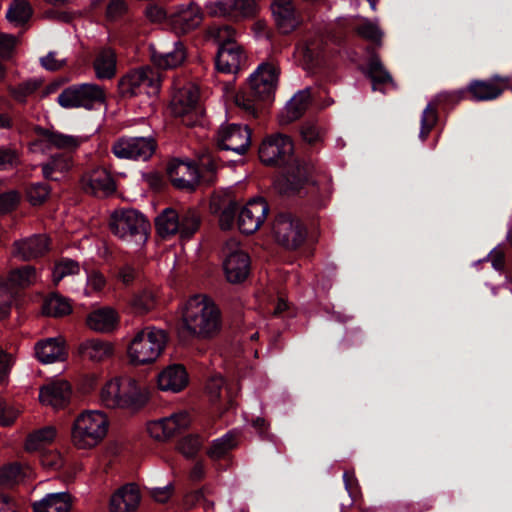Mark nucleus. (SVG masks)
I'll list each match as a JSON object with an SVG mask.
<instances>
[{
	"label": "nucleus",
	"mask_w": 512,
	"mask_h": 512,
	"mask_svg": "<svg viewBox=\"0 0 512 512\" xmlns=\"http://www.w3.org/2000/svg\"><path fill=\"white\" fill-rule=\"evenodd\" d=\"M181 329L198 339H211L221 330V311L206 295L190 297L181 307Z\"/></svg>",
	"instance_id": "nucleus-1"
},
{
	"label": "nucleus",
	"mask_w": 512,
	"mask_h": 512,
	"mask_svg": "<svg viewBox=\"0 0 512 512\" xmlns=\"http://www.w3.org/2000/svg\"><path fill=\"white\" fill-rule=\"evenodd\" d=\"M280 68L274 61H265L258 65L255 71L248 77L249 92L238 91L233 94L229 86L225 87L226 95L234 100L236 106L249 115L257 114L258 101L270 100L278 86Z\"/></svg>",
	"instance_id": "nucleus-2"
},
{
	"label": "nucleus",
	"mask_w": 512,
	"mask_h": 512,
	"mask_svg": "<svg viewBox=\"0 0 512 512\" xmlns=\"http://www.w3.org/2000/svg\"><path fill=\"white\" fill-rule=\"evenodd\" d=\"M147 397L146 387L130 376L111 378L100 390L102 405L110 409L140 406Z\"/></svg>",
	"instance_id": "nucleus-3"
},
{
	"label": "nucleus",
	"mask_w": 512,
	"mask_h": 512,
	"mask_svg": "<svg viewBox=\"0 0 512 512\" xmlns=\"http://www.w3.org/2000/svg\"><path fill=\"white\" fill-rule=\"evenodd\" d=\"M168 341L165 330L146 326L135 332L127 347L131 364L140 366L154 363L163 353Z\"/></svg>",
	"instance_id": "nucleus-4"
},
{
	"label": "nucleus",
	"mask_w": 512,
	"mask_h": 512,
	"mask_svg": "<svg viewBox=\"0 0 512 512\" xmlns=\"http://www.w3.org/2000/svg\"><path fill=\"white\" fill-rule=\"evenodd\" d=\"M109 227L120 240L141 247L148 239L150 223L137 210L121 209L111 214Z\"/></svg>",
	"instance_id": "nucleus-5"
},
{
	"label": "nucleus",
	"mask_w": 512,
	"mask_h": 512,
	"mask_svg": "<svg viewBox=\"0 0 512 512\" xmlns=\"http://www.w3.org/2000/svg\"><path fill=\"white\" fill-rule=\"evenodd\" d=\"M109 421L98 410L86 411L76 417L71 428V441L78 449L97 446L107 435Z\"/></svg>",
	"instance_id": "nucleus-6"
},
{
	"label": "nucleus",
	"mask_w": 512,
	"mask_h": 512,
	"mask_svg": "<svg viewBox=\"0 0 512 512\" xmlns=\"http://www.w3.org/2000/svg\"><path fill=\"white\" fill-rule=\"evenodd\" d=\"M106 93L103 87L94 83L71 85L65 88L57 98L58 104L66 109L84 108L92 110L104 104Z\"/></svg>",
	"instance_id": "nucleus-7"
},
{
	"label": "nucleus",
	"mask_w": 512,
	"mask_h": 512,
	"mask_svg": "<svg viewBox=\"0 0 512 512\" xmlns=\"http://www.w3.org/2000/svg\"><path fill=\"white\" fill-rule=\"evenodd\" d=\"M118 86L123 97H133L139 94L156 95L160 90L161 75L154 68L142 67L123 76Z\"/></svg>",
	"instance_id": "nucleus-8"
},
{
	"label": "nucleus",
	"mask_w": 512,
	"mask_h": 512,
	"mask_svg": "<svg viewBox=\"0 0 512 512\" xmlns=\"http://www.w3.org/2000/svg\"><path fill=\"white\" fill-rule=\"evenodd\" d=\"M223 269L230 283L243 282L250 272V258L241 248L238 240L231 238L223 247Z\"/></svg>",
	"instance_id": "nucleus-9"
},
{
	"label": "nucleus",
	"mask_w": 512,
	"mask_h": 512,
	"mask_svg": "<svg viewBox=\"0 0 512 512\" xmlns=\"http://www.w3.org/2000/svg\"><path fill=\"white\" fill-rule=\"evenodd\" d=\"M275 240L288 249L298 248L306 239V229L302 222L291 214L276 216L272 225Z\"/></svg>",
	"instance_id": "nucleus-10"
},
{
	"label": "nucleus",
	"mask_w": 512,
	"mask_h": 512,
	"mask_svg": "<svg viewBox=\"0 0 512 512\" xmlns=\"http://www.w3.org/2000/svg\"><path fill=\"white\" fill-rule=\"evenodd\" d=\"M211 17H224L241 20L253 17L257 11L255 0H218L205 5Z\"/></svg>",
	"instance_id": "nucleus-11"
},
{
	"label": "nucleus",
	"mask_w": 512,
	"mask_h": 512,
	"mask_svg": "<svg viewBox=\"0 0 512 512\" xmlns=\"http://www.w3.org/2000/svg\"><path fill=\"white\" fill-rule=\"evenodd\" d=\"M155 148L156 143L151 137H122L113 144L112 151L118 158L147 160Z\"/></svg>",
	"instance_id": "nucleus-12"
},
{
	"label": "nucleus",
	"mask_w": 512,
	"mask_h": 512,
	"mask_svg": "<svg viewBox=\"0 0 512 512\" xmlns=\"http://www.w3.org/2000/svg\"><path fill=\"white\" fill-rule=\"evenodd\" d=\"M293 142L289 136L276 134L267 137L259 147V158L266 165L284 162L292 155Z\"/></svg>",
	"instance_id": "nucleus-13"
},
{
	"label": "nucleus",
	"mask_w": 512,
	"mask_h": 512,
	"mask_svg": "<svg viewBox=\"0 0 512 512\" xmlns=\"http://www.w3.org/2000/svg\"><path fill=\"white\" fill-rule=\"evenodd\" d=\"M251 133L247 126L239 124L222 125L217 133V144L222 150L244 154L250 146Z\"/></svg>",
	"instance_id": "nucleus-14"
},
{
	"label": "nucleus",
	"mask_w": 512,
	"mask_h": 512,
	"mask_svg": "<svg viewBox=\"0 0 512 512\" xmlns=\"http://www.w3.org/2000/svg\"><path fill=\"white\" fill-rule=\"evenodd\" d=\"M269 206L263 198L252 199L239 211L237 224L244 234H253L264 223Z\"/></svg>",
	"instance_id": "nucleus-15"
},
{
	"label": "nucleus",
	"mask_w": 512,
	"mask_h": 512,
	"mask_svg": "<svg viewBox=\"0 0 512 512\" xmlns=\"http://www.w3.org/2000/svg\"><path fill=\"white\" fill-rule=\"evenodd\" d=\"M51 246V240L46 234H35L16 240L12 244L11 254L22 261H31L44 256Z\"/></svg>",
	"instance_id": "nucleus-16"
},
{
	"label": "nucleus",
	"mask_w": 512,
	"mask_h": 512,
	"mask_svg": "<svg viewBox=\"0 0 512 512\" xmlns=\"http://www.w3.org/2000/svg\"><path fill=\"white\" fill-rule=\"evenodd\" d=\"M81 189L89 195L106 197L116 190L111 174L102 167L86 171L80 179Z\"/></svg>",
	"instance_id": "nucleus-17"
},
{
	"label": "nucleus",
	"mask_w": 512,
	"mask_h": 512,
	"mask_svg": "<svg viewBox=\"0 0 512 512\" xmlns=\"http://www.w3.org/2000/svg\"><path fill=\"white\" fill-rule=\"evenodd\" d=\"M189 424L190 418L188 413L182 411L169 417L149 422L147 431L152 438L163 441L187 428Z\"/></svg>",
	"instance_id": "nucleus-18"
},
{
	"label": "nucleus",
	"mask_w": 512,
	"mask_h": 512,
	"mask_svg": "<svg viewBox=\"0 0 512 512\" xmlns=\"http://www.w3.org/2000/svg\"><path fill=\"white\" fill-rule=\"evenodd\" d=\"M169 179L174 187L193 191L200 183V172L191 162L173 160L167 168Z\"/></svg>",
	"instance_id": "nucleus-19"
},
{
	"label": "nucleus",
	"mask_w": 512,
	"mask_h": 512,
	"mask_svg": "<svg viewBox=\"0 0 512 512\" xmlns=\"http://www.w3.org/2000/svg\"><path fill=\"white\" fill-rule=\"evenodd\" d=\"M38 280L36 268L25 265L13 269L6 279H0V296L8 293L9 297H16L20 290L34 285Z\"/></svg>",
	"instance_id": "nucleus-20"
},
{
	"label": "nucleus",
	"mask_w": 512,
	"mask_h": 512,
	"mask_svg": "<svg viewBox=\"0 0 512 512\" xmlns=\"http://www.w3.org/2000/svg\"><path fill=\"white\" fill-rule=\"evenodd\" d=\"M35 132L39 138L33 143V145L40 149L56 148L70 152L76 150L82 142L80 137L42 127H36Z\"/></svg>",
	"instance_id": "nucleus-21"
},
{
	"label": "nucleus",
	"mask_w": 512,
	"mask_h": 512,
	"mask_svg": "<svg viewBox=\"0 0 512 512\" xmlns=\"http://www.w3.org/2000/svg\"><path fill=\"white\" fill-rule=\"evenodd\" d=\"M464 95V91H444L436 95L434 103H429L424 109L421 116V128L419 137L422 141L426 140L431 130L434 128L438 121L437 104L440 103H457Z\"/></svg>",
	"instance_id": "nucleus-22"
},
{
	"label": "nucleus",
	"mask_w": 512,
	"mask_h": 512,
	"mask_svg": "<svg viewBox=\"0 0 512 512\" xmlns=\"http://www.w3.org/2000/svg\"><path fill=\"white\" fill-rule=\"evenodd\" d=\"M247 56L238 43H228L219 47L216 56V68L223 73L235 74L245 64Z\"/></svg>",
	"instance_id": "nucleus-23"
},
{
	"label": "nucleus",
	"mask_w": 512,
	"mask_h": 512,
	"mask_svg": "<svg viewBox=\"0 0 512 512\" xmlns=\"http://www.w3.org/2000/svg\"><path fill=\"white\" fill-rule=\"evenodd\" d=\"M202 20V11L194 3L179 6L170 16V24L176 33L190 32L197 28Z\"/></svg>",
	"instance_id": "nucleus-24"
},
{
	"label": "nucleus",
	"mask_w": 512,
	"mask_h": 512,
	"mask_svg": "<svg viewBox=\"0 0 512 512\" xmlns=\"http://www.w3.org/2000/svg\"><path fill=\"white\" fill-rule=\"evenodd\" d=\"M199 91L193 84H187L175 89L172 94L170 108L177 117H185L192 114L197 106Z\"/></svg>",
	"instance_id": "nucleus-25"
},
{
	"label": "nucleus",
	"mask_w": 512,
	"mask_h": 512,
	"mask_svg": "<svg viewBox=\"0 0 512 512\" xmlns=\"http://www.w3.org/2000/svg\"><path fill=\"white\" fill-rule=\"evenodd\" d=\"M507 87V78L494 76L487 80H474L470 82L467 91L476 101H489L499 97Z\"/></svg>",
	"instance_id": "nucleus-26"
},
{
	"label": "nucleus",
	"mask_w": 512,
	"mask_h": 512,
	"mask_svg": "<svg viewBox=\"0 0 512 512\" xmlns=\"http://www.w3.org/2000/svg\"><path fill=\"white\" fill-rule=\"evenodd\" d=\"M307 175V167L296 161L286 168L285 173L275 180L274 185L281 194L294 193L307 181Z\"/></svg>",
	"instance_id": "nucleus-27"
},
{
	"label": "nucleus",
	"mask_w": 512,
	"mask_h": 512,
	"mask_svg": "<svg viewBox=\"0 0 512 512\" xmlns=\"http://www.w3.org/2000/svg\"><path fill=\"white\" fill-rule=\"evenodd\" d=\"M70 394L69 383L65 380H56L40 389L39 400L44 405L60 408L68 402Z\"/></svg>",
	"instance_id": "nucleus-28"
},
{
	"label": "nucleus",
	"mask_w": 512,
	"mask_h": 512,
	"mask_svg": "<svg viewBox=\"0 0 512 512\" xmlns=\"http://www.w3.org/2000/svg\"><path fill=\"white\" fill-rule=\"evenodd\" d=\"M272 11L279 30L288 34L298 27L300 18L295 12L291 0H275Z\"/></svg>",
	"instance_id": "nucleus-29"
},
{
	"label": "nucleus",
	"mask_w": 512,
	"mask_h": 512,
	"mask_svg": "<svg viewBox=\"0 0 512 512\" xmlns=\"http://www.w3.org/2000/svg\"><path fill=\"white\" fill-rule=\"evenodd\" d=\"M78 353L84 359L99 363L112 357L114 347L112 343L106 340L91 338L86 339L79 344Z\"/></svg>",
	"instance_id": "nucleus-30"
},
{
	"label": "nucleus",
	"mask_w": 512,
	"mask_h": 512,
	"mask_svg": "<svg viewBox=\"0 0 512 512\" xmlns=\"http://www.w3.org/2000/svg\"><path fill=\"white\" fill-rule=\"evenodd\" d=\"M140 503V492L136 485L127 484L117 490L110 500L111 512H134Z\"/></svg>",
	"instance_id": "nucleus-31"
},
{
	"label": "nucleus",
	"mask_w": 512,
	"mask_h": 512,
	"mask_svg": "<svg viewBox=\"0 0 512 512\" xmlns=\"http://www.w3.org/2000/svg\"><path fill=\"white\" fill-rule=\"evenodd\" d=\"M311 102V94L309 89L297 92L286 104L283 111L279 115V123L287 125L299 119L307 110Z\"/></svg>",
	"instance_id": "nucleus-32"
},
{
	"label": "nucleus",
	"mask_w": 512,
	"mask_h": 512,
	"mask_svg": "<svg viewBox=\"0 0 512 512\" xmlns=\"http://www.w3.org/2000/svg\"><path fill=\"white\" fill-rule=\"evenodd\" d=\"M187 384V372L180 364L168 366L158 376V385L163 391L179 392L184 389Z\"/></svg>",
	"instance_id": "nucleus-33"
},
{
	"label": "nucleus",
	"mask_w": 512,
	"mask_h": 512,
	"mask_svg": "<svg viewBox=\"0 0 512 512\" xmlns=\"http://www.w3.org/2000/svg\"><path fill=\"white\" fill-rule=\"evenodd\" d=\"M366 74L372 82V89L374 91L385 93L387 89L395 87L392 76L383 66L379 56L376 54L371 56Z\"/></svg>",
	"instance_id": "nucleus-34"
},
{
	"label": "nucleus",
	"mask_w": 512,
	"mask_h": 512,
	"mask_svg": "<svg viewBox=\"0 0 512 512\" xmlns=\"http://www.w3.org/2000/svg\"><path fill=\"white\" fill-rule=\"evenodd\" d=\"M118 316L114 309L100 308L90 312L86 317V325L95 332H111L115 329Z\"/></svg>",
	"instance_id": "nucleus-35"
},
{
	"label": "nucleus",
	"mask_w": 512,
	"mask_h": 512,
	"mask_svg": "<svg viewBox=\"0 0 512 512\" xmlns=\"http://www.w3.org/2000/svg\"><path fill=\"white\" fill-rule=\"evenodd\" d=\"M35 355L44 364L63 361L65 359L63 341L60 338L39 341L35 345Z\"/></svg>",
	"instance_id": "nucleus-36"
},
{
	"label": "nucleus",
	"mask_w": 512,
	"mask_h": 512,
	"mask_svg": "<svg viewBox=\"0 0 512 512\" xmlns=\"http://www.w3.org/2000/svg\"><path fill=\"white\" fill-rule=\"evenodd\" d=\"M72 499L69 493H50L33 503V512H69Z\"/></svg>",
	"instance_id": "nucleus-37"
},
{
	"label": "nucleus",
	"mask_w": 512,
	"mask_h": 512,
	"mask_svg": "<svg viewBox=\"0 0 512 512\" xmlns=\"http://www.w3.org/2000/svg\"><path fill=\"white\" fill-rule=\"evenodd\" d=\"M116 54L111 48H102L93 61L95 75L98 79H111L116 75Z\"/></svg>",
	"instance_id": "nucleus-38"
},
{
	"label": "nucleus",
	"mask_w": 512,
	"mask_h": 512,
	"mask_svg": "<svg viewBox=\"0 0 512 512\" xmlns=\"http://www.w3.org/2000/svg\"><path fill=\"white\" fill-rule=\"evenodd\" d=\"M186 58L185 50L180 42L175 43L172 51L162 53L153 50L151 59L152 62L159 68L172 69L176 68L183 63Z\"/></svg>",
	"instance_id": "nucleus-39"
},
{
	"label": "nucleus",
	"mask_w": 512,
	"mask_h": 512,
	"mask_svg": "<svg viewBox=\"0 0 512 512\" xmlns=\"http://www.w3.org/2000/svg\"><path fill=\"white\" fill-rule=\"evenodd\" d=\"M238 445V435L230 431L222 437L215 439L207 451L208 456L213 460H218Z\"/></svg>",
	"instance_id": "nucleus-40"
},
{
	"label": "nucleus",
	"mask_w": 512,
	"mask_h": 512,
	"mask_svg": "<svg viewBox=\"0 0 512 512\" xmlns=\"http://www.w3.org/2000/svg\"><path fill=\"white\" fill-rule=\"evenodd\" d=\"M206 394L212 404L225 403L228 408L232 404V400L225 388L224 379L221 376L211 377L206 384Z\"/></svg>",
	"instance_id": "nucleus-41"
},
{
	"label": "nucleus",
	"mask_w": 512,
	"mask_h": 512,
	"mask_svg": "<svg viewBox=\"0 0 512 512\" xmlns=\"http://www.w3.org/2000/svg\"><path fill=\"white\" fill-rule=\"evenodd\" d=\"M156 229L161 237H168L178 233L179 214L172 208H166L156 218Z\"/></svg>",
	"instance_id": "nucleus-42"
},
{
	"label": "nucleus",
	"mask_w": 512,
	"mask_h": 512,
	"mask_svg": "<svg viewBox=\"0 0 512 512\" xmlns=\"http://www.w3.org/2000/svg\"><path fill=\"white\" fill-rule=\"evenodd\" d=\"M56 437V429L46 426L30 433L25 442V449L29 452L37 451L53 442Z\"/></svg>",
	"instance_id": "nucleus-43"
},
{
	"label": "nucleus",
	"mask_w": 512,
	"mask_h": 512,
	"mask_svg": "<svg viewBox=\"0 0 512 512\" xmlns=\"http://www.w3.org/2000/svg\"><path fill=\"white\" fill-rule=\"evenodd\" d=\"M201 217L197 210L187 209L179 214L178 234L182 239H189L200 227Z\"/></svg>",
	"instance_id": "nucleus-44"
},
{
	"label": "nucleus",
	"mask_w": 512,
	"mask_h": 512,
	"mask_svg": "<svg viewBox=\"0 0 512 512\" xmlns=\"http://www.w3.org/2000/svg\"><path fill=\"white\" fill-rule=\"evenodd\" d=\"M32 15V8L25 0H14L7 10V19L16 26L26 23Z\"/></svg>",
	"instance_id": "nucleus-45"
},
{
	"label": "nucleus",
	"mask_w": 512,
	"mask_h": 512,
	"mask_svg": "<svg viewBox=\"0 0 512 512\" xmlns=\"http://www.w3.org/2000/svg\"><path fill=\"white\" fill-rule=\"evenodd\" d=\"M72 310L69 300L60 295H51L44 303L43 312L52 317L68 315Z\"/></svg>",
	"instance_id": "nucleus-46"
},
{
	"label": "nucleus",
	"mask_w": 512,
	"mask_h": 512,
	"mask_svg": "<svg viewBox=\"0 0 512 512\" xmlns=\"http://www.w3.org/2000/svg\"><path fill=\"white\" fill-rule=\"evenodd\" d=\"M71 157L67 154L53 155L50 160L42 165V172L46 179L56 180L54 172H66L71 167Z\"/></svg>",
	"instance_id": "nucleus-47"
},
{
	"label": "nucleus",
	"mask_w": 512,
	"mask_h": 512,
	"mask_svg": "<svg viewBox=\"0 0 512 512\" xmlns=\"http://www.w3.org/2000/svg\"><path fill=\"white\" fill-rule=\"evenodd\" d=\"M107 286L104 274L96 269L87 271L84 294L86 296L100 295Z\"/></svg>",
	"instance_id": "nucleus-48"
},
{
	"label": "nucleus",
	"mask_w": 512,
	"mask_h": 512,
	"mask_svg": "<svg viewBox=\"0 0 512 512\" xmlns=\"http://www.w3.org/2000/svg\"><path fill=\"white\" fill-rule=\"evenodd\" d=\"M300 135L304 142L316 146L323 142L325 130L316 122L306 121L300 128Z\"/></svg>",
	"instance_id": "nucleus-49"
},
{
	"label": "nucleus",
	"mask_w": 512,
	"mask_h": 512,
	"mask_svg": "<svg viewBox=\"0 0 512 512\" xmlns=\"http://www.w3.org/2000/svg\"><path fill=\"white\" fill-rule=\"evenodd\" d=\"M207 34L210 39H213L217 43L218 48L228 43H237L235 40L236 31L229 25L211 26Z\"/></svg>",
	"instance_id": "nucleus-50"
},
{
	"label": "nucleus",
	"mask_w": 512,
	"mask_h": 512,
	"mask_svg": "<svg viewBox=\"0 0 512 512\" xmlns=\"http://www.w3.org/2000/svg\"><path fill=\"white\" fill-rule=\"evenodd\" d=\"M80 272V264L69 258H62L55 263L53 269V282L58 284L64 277L75 275Z\"/></svg>",
	"instance_id": "nucleus-51"
},
{
	"label": "nucleus",
	"mask_w": 512,
	"mask_h": 512,
	"mask_svg": "<svg viewBox=\"0 0 512 512\" xmlns=\"http://www.w3.org/2000/svg\"><path fill=\"white\" fill-rule=\"evenodd\" d=\"M200 180L205 183H212L218 169V163L211 153H205L199 158Z\"/></svg>",
	"instance_id": "nucleus-52"
},
{
	"label": "nucleus",
	"mask_w": 512,
	"mask_h": 512,
	"mask_svg": "<svg viewBox=\"0 0 512 512\" xmlns=\"http://www.w3.org/2000/svg\"><path fill=\"white\" fill-rule=\"evenodd\" d=\"M41 85V81L36 79L27 80L18 86H9L8 91L18 102H25L27 97L32 95Z\"/></svg>",
	"instance_id": "nucleus-53"
},
{
	"label": "nucleus",
	"mask_w": 512,
	"mask_h": 512,
	"mask_svg": "<svg viewBox=\"0 0 512 512\" xmlns=\"http://www.w3.org/2000/svg\"><path fill=\"white\" fill-rule=\"evenodd\" d=\"M356 32L362 38L381 46L383 32L377 24L365 19L363 23L356 27Z\"/></svg>",
	"instance_id": "nucleus-54"
},
{
	"label": "nucleus",
	"mask_w": 512,
	"mask_h": 512,
	"mask_svg": "<svg viewBox=\"0 0 512 512\" xmlns=\"http://www.w3.org/2000/svg\"><path fill=\"white\" fill-rule=\"evenodd\" d=\"M296 55L303 62L305 68L310 69L317 64L320 53L316 43L311 42L299 46Z\"/></svg>",
	"instance_id": "nucleus-55"
},
{
	"label": "nucleus",
	"mask_w": 512,
	"mask_h": 512,
	"mask_svg": "<svg viewBox=\"0 0 512 512\" xmlns=\"http://www.w3.org/2000/svg\"><path fill=\"white\" fill-rule=\"evenodd\" d=\"M50 194V187L44 183L32 184L27 190L28 201L33 205H41Z\"/></svg>",
	"instance_id": "nucleus-56"
},
{
	"label": "nucleus",
	"mask_w": 512,
	"mask_h": 512,
	"mask_svg": "<svg viewBox=\"0 0 512 512\" xmlns=\"http://www.w3.org/2000/svg\"><path fill=\"white\" fill-rule=\"evenodd\" d=\"M20 163V154L11 146H0V171L8 170Z\"/></svg>",
	"instance_id": "nucleus-57"
},
{
	"label": "nucleus",
	"mask_w": 512,
	"mask_h": 512,
	"mask_svg": "<svg viewBox=\"0 0 512 512\" xmlns=\"http://www.w3.org/2000/svg\"><path fill=\"white\" fill-rule=\"evenodd\" d=\"M202 446L199 436L189 435L181 439L178 444L180 452L187 458L194 457Z\"/></svg>",
	"instance_id": "nucleus-58"
},
{
	"label": "nucleus",
	"mask_w": 512,
	"mask_h": 512,
	"mask_svg": "<svg viewBox=\"0 0 512 512\" xmlns=\"http://www.w3.org/2000/svg\"><path fill=\"white\" fill-rule=\"evenodd\" d=\"M21 476L19 464H11L0 469V485L9 486L18 481Z\"/></svg>",
	"instance_id": "nucleus-59"
},
{
	"label": "nucleus",
	"mask_w": 512,
	"mask_h": 512,
	"mask_svg": "<svg viewBox=\"0 0 512 512\" xmlns=\"http://www.w3.org/2000/svg\"><path fill=\"white\" fill-rule=\"evenodd\" d=\"M20 201V194L11 190L0 194V214H5L16 208Z\"/></svg>",
	"instance_id": "nucleus-60"
},
{
	"label": "nucleus",
	"mask_w": 512,
	"mask_h": 512,
	"mask_svg": "<svg viewBox=\"0 0 512 512\" xmlns=\"http://www.w3.org/2000/svg\"><path fill=\"white\" fill-rule=\"evenodd\" d=\"M237 212V203L230 201L220 214L219 223L222 229L227 230L233 226L234 218Z\"/></svg>",
	"instance_id": "nucleus-61"
},
{
	"label": "nucleus",
	"mask_w": 512,
	"mask_h": 512,
	"mask_svg": "<svg viewBox=\"0 0 512 512\" xmlns=\"http://www.w3.org/2000/svg\"><path fill=\"white\" fill-rule=\"evenodd\" d=\"M19 409L0 400V424L3 426L11 425L18 417Z\"/></svg>",
	"instance_id": "nucleus-62"
},
{
	"label": "nucleus",
	"mask_w": 512,
	"mask_h": 512,
	"mask_svg": "<svg viewBox=\"0 0 512 512\" xmlns=\"http://www.w3.org/2000/svg\"><path fill=\"white\" fill-rule=\"evenodd\" d=\"M16 45V38L8 34H0V58L8 59Z\"/></svg>",
	"instance_id": "nucleus-63"
},
{
	"label": "nucleus",
	"mask_w": 512,
	"mask_h": 512,
	"mask_svg": "<svg viewBox=\"0 0 512 512\" xmlns=\"http://www.w3.org/2000/svg\"><path fill=\"white\" fill-rule=\"evenodd\" d=\"M42 66L51 71L60 69L65 65V59L57 58L56 52H49L45 57L40 60Z\"/></svg>",
	"instance_id": "nucleus-64"
}]
</instances>
